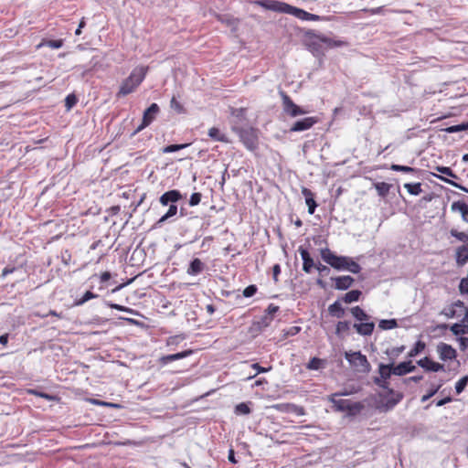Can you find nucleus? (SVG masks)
Returning a JSON list of instances; mask_svg holds the SVG:
<instances>
[{
  "mask_svg": "<svg viewBox=\"0 0 468 468\" xmlns=\"http://www.w3.org/2000/svg\"><path fill=\"white\" fill-rule=\"evenodd\" d=\"M111 279V273L109 271H104L101 275V282H106Z\"/></svg>",
  "mask_w": 468,
  "mask_h": 468,
  "instance_id": "nucleus-62",
  "label": "nucleus"
},
{
  "mask_svg": "<svg viewBox=\"0 0 468 468\" xmlns=\"http://www.w3.org/2000/svg\"><path fill=\"white\" fill-rule=\"evenodd\" d=\"M451 209L453 212H459L462 216V219L468 223V205L463 201L453 202L451 206Z\"/></svg>",
  "mask_w": 468,
  "mask_h": 468,
  "instance_id": "nucleus-20",
  "label": "nucleus"
},
{
  "mask_svg": "<svg viewBox=\"0 0 468 468\" xmlns=\"http://www.w3.org/2000/svg\"><path fill=\"white\" fill-rule=\"evenodd\" d=\"M436 170L443 175H446L448 176L457 178V176L453 173V171L447 166H437Z\"/></svg>",
  "mask_w": 468,
  "mask_h": 468,
  "instance_id": "nucleus-44",
  "label": "nucleus"
},
{
  "mask_svg": "<svg viewBox=\"0 0 468 468\" xmlns=\"http://www.w3.org/2000/svg\"><path fill=\"white\" fill-rule=\"evenodd\" d=\"M338 394H332L329 397V401L333 403L334 407L337 411H353L354 410H357L358 406L356 404L351 403L348 399H337Z\"/></svg>",
  "mask_w": 468,
  "mask_h": 468,
  "instance_id": "nucleus-7",
  "label": "nucleus"
},
{
  "mask_svg": "<svg viewBox=\"0 0 468 468\" xmlns=\"http://www.w3.org/2000/svg\"><path fill=\"white\" fill-rule=\"evenodd\" d=\"M182 198V195L178 190H169L164 193L160 198L159 202L162 206H167L169 203H176L178 200Z\"/></svg>",
  "mask_w": 468,
  "mask_h": 468,
  "instance_id": "nucleus-11",
  "label": "nucleus"
},
{
  "mask_svg": "<svg viewBox=\"0 0 468 468\" xmlns=\"http://www.w3.org/2000/svg\"><path fill=\"white\" fill-rule=\"evenodd\" d=\"M282 105H283V111L285 113L292 117H296L298 115L306 114L309 112L308 110H304L301 108L300 106L296 105L291 98L286 95L285 93L282 94Z\"/></svg>",
  "mask_w": 468,
  "mask_h": 468,
  "instance_id": "nucleus-5",
  "label": "nucleus"
},
{
  "mask_svg": "<svg viewBox=\"0 0 468 468\" xmlns=\"http://www.w3.org/2000/svg\"><path fill=\"white\" fill-rule=\"evenodd\" d=\"M147 71V68L144 67H136L133 69L130 76L125 79L122 85L120 86V90L117 93L118 97H124L135 90V89L143 82L145 78Z\"/></svg>",
  "mask_w": 468,
  "mask_h": 468,
  "instance_id": "nucleus-2",
  "label": "nucleus"
},
{
  "mask_svg": "<svg viewBox=\"0 0 468 468\" xmlns=\"http://www.w3.org/2000/svg\"><path fill=\"white\" fill-rule=\"evenodd\" d=\"M361 292L359 290H352L345 294L343 300L346 303H351L358 301Z\"/></svg>",
  "mask_w": 468,
  "mask_h": 468,
  "instance_id": "nucleus-28",
  "label": "nucleus"
},
{
  "mask_svg": "<svg viewBox=\"0 0 468 468\" xmlns=\"http://www.w3.org/2000/svg\"><path fill=\"white\" fill-rule=\"evenodd\" d=\"M378 326L382 330H389V329L396 328L398 326V323H397V320H395V319H388V320L383 319L379 322Z\"/></svg>",
  "mask_w": 468,
  "mask_h": 468,
  "instance_id": "nucleus-32",
  "label": "nucleus"
},
{
  "mask_svg": "<svg viewBox=\"0 0 468 468\" xmlns=\"http://www.w3.org/2000/svg\"><path fill=\"white\" fill-rule=\"evenodd\" d=\"M456 262L459 266H463L468 261V242L456 249Z\"/></svg>",
  "mask_w": 468,
  "mask_h": 468,
  "instance_id": "nucleus-17",
  "label": "nucleus"
},
{
  "mask_svg": "<svg viewBox=\"0 0 468 468\" xmlns=\"http://www.w3.org/2000/svg\"><path fill=\"white\" fill-rule=\"evenodd\" d=\"M450 234H451V236L456 238L459 241L468 242V234H466L464 232H461L455 229H452L450 230Z\"/></svg>",
  "mask_w": 468,
  "mask_h": 468,
  "instance_id": "nucleus-38",
  "label": "nucleus"
},
{
  "mask_svg": "<svg viewBox=\"0 0 468 468\" xmlns=\"http://www.w3.org/2000/svg\"><path fill=\"white\" fill-rule=\"evenodd\" d=\"M354 328L356 329V333L361 335H370L375 328V324L373 322H369L368 320L355 324Z\"/></svg>",
  "mask_w": 468,
  "mask_h": 468,
  "instance_id": "nucleus-13",
  "label": "nucleus"
},
{
  "mask_svg": "<svg viewBox=\"0 0 468 468\" xmlns=\"http://www.w3.org/2000/svg\"><path fill=\"white\" fill-rule=\"evenodd\" d=\"M324 362L318 357H313L307 364L306 368L310 370H318L323 367Z\"/></svg>",
  "mask_w": 468,
  "mask_h": 468,
  "instance_id": "nucleus-33",
  "label": "nucleus"
},
{
  "mask_svg": "<svg viewBox=\"0 0 468 468\" xmlns=\"http://www.w3.org/2000/svg\"><path fill=\"white\" fill-rule=\"evenodd\" d=\"M441 180L444 181L445 183L454 186V187H457L464 192H467L468 193V189L465 187V186H463L457 183H455L454 181L452 180H450V179H447V178H444L442 176H438Z\"/></svg>",
  "mask_w": 468,
  "mask_h": 468,
  "instance_id": "nucleus-49",
  "label": "nucleus"
},
{
  "mask_svg": "<svg viewBox=\"0 0 468 468\" xmlns=\"http://www.w3.org/2000/svg\"><path fill=\"white\" fill-rule=\"evenodd\" d=\"M299 252H300L301 258L303 261V270L306 273H310L312 271V268L314 266V261L311 258L310 253L308 252L307 250H305L302 247L299 248Z\"/></svg>",
  "mask_w": 468,
  "mask_h": 468,
  "instance_id": "nucleus-16",
  "label": "nucleus"
},
{
  "mask_svg": "<svg viewBox=\"0 0 468 468\" xmlns=\"http://www.w3.org/2000/svg\"><path fill=\"white\" fill-rule=\"evenodd\" d=\"M437 353L441 360H452L456 357V350L450 345L440 343L437 346Z\"/></svg>",
  "mask_w": 468,
  "mask_h": 468,
  "instance_id": "nucleus-8",
  "label": "nucleus"
},
{
  "mask_svg": "<svg viewBox=\"0 0 468 468\" xmlns=\"http://www.w3.org/2000/svg\"><path fill=\"white\" fill-rule=\"evenodd\" d=\"M98 295L93 293L92 292L90 291H88L86 292L83 296L80 299H78L76 302H75V305L77 306H80V305H82L84 304L85 303H87L88 301L91 300V299H95L97 298Z\"/></svg>",
  "mask_w": 468,
  "mask_h": 468,
  "instance_id": "nucleus-34",
  "label": "nucleus"
},
{
  "mask_svg": "<svg viewBox=\"0 0 468 468\" xmlns=\"http://www.w3.org/2000/svg\"><path fill=\"white\" fill-rule=\"evenodd\" d=\"M460 349L465 351L468 348V337L461 336L458 338Z\"/></svg>",
  "mask_w": 468,
  "mask_h": 468,
  "instance_id": "nucleus-52",
  "label": "nucleus"
},
{
  "mask_svg": "<svg viewBox=\"0 0 468 468\" xmlns=\"http://www.w3.org/2000/svg\"><path fill=\"white\" fill-rule=\"evenodd\" d=\"M321 257L324 261H325L334 269L339 271H348L352 273H358L361 270L359 264L353 261L350 257L337 256L328 248L321 250Z\"/></svg>",
  "mask_w": 468,
  "mask_h": 468,
  "instance_id": "nucleus-1",
  "label": "nucleus"
},
{
  "mask_svg": "<svg viewBox=\"0 0 468 468\" xmlns=\"http://www.w3.org/2000/svg\"><path fill=\"white\" fill-rule=\"evenodd\" d=\"M318 122L315 117H306L294 122L291 127V132H303L309 130Z\"/></svg>",
  "mask_w": 468,
  "mask_h": 468,
  "instance_id": "nucleus-9",
  "label": "nucleus"
},
{
  "mask_svg": "<svg viewBox=\"0 0 468 468\" xmlns=\"http://www.w3.org/2000/svg\"><path fill=\"white\" fill-rule=\"evenodd\" d=\"M415 368L416 367L412 365L411 361L401 362L397 366L393 365V375L404 376L408 373L413 372Z\"/></svg>",
  "mask_w": 468,
  "mask_h": 468,
  "instance_id": "nucleus-12",
  "label": "nucleus"
},
{
  "mask_svg": "<svg viewBox=\"0 0 468 468\" xmlns=\"http://www.w3.org/2000/svg\"><path fill=\"white\" fill-rule=\"evenodd\" d=\"M351 314L360 323L368 321L370 318L369 315L359 306L351 308Z\"/></svg>",
  "mask_w": 468,
  "mask_h": 468,
  "instance_id": "nucleus-23",
  "label": "nucleus"
},
{
  "mask_svg": "<svg viewBox=\"0 0 468 468\" xmlns=\"http://www.w3.org/2000/svg\"><path fill=\"white\" fill-rule=\"evenodd\" d=\"M335 281L336 290H347L354 282V279L349 275L332 278Z\"/></svg>",
  "mask_w": 468,
  "mask_h": 468,
  "instance_id": "nucleus-15",
  "label": "nucleus"
},
{
  "mask_svg": "<svg viewBox=\"0 0 468 468\" xmlns=\"http://www.w3.org/2000/svg\"><path fill=\"white\" fill-rule=\"evenodd\" d=\"M201 201V194L200 193H193L191 196H190V198H189V205L191 207H195L197 205H198Z\"/></svg>",
  "mask_w": 468,
  "mask_h": 468,
  "instance_id": "nucleus-45",
  "label": "nucleus"
},
{
  "mask_svg": "<svg viewBox=\"0 0 468 468\" xmlns=\"http://www.w3.org/2000/svg\"><path fill=\"white\" fill-rule=\"evenodd\" d=\"M107 305L109 307H111L112 309H115V310H118V311H122V312H125V313H128V314H133L134 311L129 307H126V306H122V305H120V304H117V303H108Z\"/></svg>",
  "mask_w": 468,
  "mask_h": 468,
  "instance_id": "nucleus-43",
  "label": "nucleus"
},
{
  "mask_svg": "<svg viewBox=\"0 0 468 468\" xmlns=\"http://www.w3.org/2000/svg\"><path fill=\"white\" fill-rule=\"evenodd\" d=\"M450 401H452V398L451 397H446V398H444L442 399L438 400L436 402V406L437 407H441V406L445 405L446 403H448Z\"/></svg>",
  "mask_w": 468,
  "mask_h": 468,
  "instance_id": "nucleus-61",
  "label": "nucleus"
},
{
  "mask_svg": "<svg viewBox=\"0 0 468 468\" xmlns=\"http://www.w3.org/2000/svg\"><path fill=\"white\" fill-rule=\"evenodd\" d=\"M417 364L426 371L438 372L444 369L443 365L434 362L427 356L418 360Z\"/></svg>",
  "mask_w": 468,
  "mask_h": 468,
  "instance_id": "nucleus-10",
  "label": "nucleus"
},
{
  "mask_svg": "<svg viewBox=\"0 0 468 468\" xmlns=\"http://www.w3.org/2000/svg\"><path fill=\"white\" fill-rule=\"evenodd\" d=\"M193 353L192 350H186V351H183V352H179V353H176V354H172V355H167V356H164L162 357H160V363L162 365H167L168 363L172 362V361H175V360H178V359H182V358H185V357H187L188 356H190L191 354Z\"/></svg>",
  "mask_w": 468,
  "mask_h": 468,
  "instance_id": "nucleus-19",
  "label": "nucleus"
},
{
  "mask_svg": "<svg viewBox=\"0 0 468 468\" xmlns=\"http://www.w3.org/2000/svg\"><path fill=\"white\" fill-rule=\"evenodd\" d=\"M328 312L331 315L335 316L337 318L343 317L345 314V310L338 301L329 305Z\"/></svg>",
  "mask_w": 468,
  "mask_h": 468,
  "instance_id": "nucleus-22",
  "label": "nucleus"
},
{
  "mask_svg": "<svg viewBox=\"0 0 468 468\" xmlns=\"http://www.w3.org/2000/svg\"><path fill=\"white\" fill-rule=\"evenodd\" d=\"M235 412L238 414L247 415L250 412V410L246 403H239L236 406Z\"/></svg>",
  "mask_w": 468,
  "mask_h": 468,
  "instance_id": "nucleus-42",
  "label": "nucleus"
},
{
  "mask_svg": "<svg viewBox=\"0 0 468 468\" xmlns=\"http://www.w3.org/2000/svg\"><path fill=\"white\" fill-rule=\"evenodd\" d=\"M239 137L249 150H254L257 147L258 135L254 129L247 128L240 130Z\"/></svg>",
  "mask_w": 468,
  "mask_h": 468,
  "instance_id": "nucleus-6",
  "label": "nucleus"
},
{
  "mask_svg": "<svg viewBox=\"0 0 468 468\" xmlns=\"http://www.w3.org/2000/svg\"><path fill=\"white\" fill-rule=\"evenodd\" d=\"M68 110L71 109L77 102V99L73 94L68 95L65 100Z\"/></svg>",
  "mask_w": 468,
  "mask_h": 468,
  "instance_id": "nucleus-50",
  "label": "nucleus"
},
{
  "mask_svg": "<svg viewBox=\"0 0 468 468\" xmlns=\"http://www.w3.org/2000/svg\"><path fill=\"white\" fill-rule=\"evenodd\" d=\"M374 382L382 388H388V382L386 379L382 378L380 376L375 378Z\"/></svg>",
  "mask_w": 468,
  "mask_h": 468,
  "instance_id": "nucleus-53",
  "label": "nucleus"
},
{
  "mask_svg": "<svg viewBox=\"0 0 468 468\" xmlns=\"http://www.w3.org/2000/svg\"><path fill=\"white\" fill-rule=\"evenodd\" d=\"M468 384V376L461 378L455 384V390L457 394L462 393Z\"/></svg>",
  "mask_w": 468,
  "mask_h": 468,
  "instance_id": "nucleus-37",
  "label": "nucleus"
},
{
  "mask_svg": "<svg viewBox=\"0 0 468 468\" xmlns=\"http://www.w3.org/2000/svg\"><path fill=\"white\" fill-rule=\"evenodd\" d=\"M451 331L455 335H463L468 334V325L456 323L451 326Z\"/></svg>",
  "mask_w": 468,
  "mask_h": 468,
  "instance_id": "nucleus-27",
  "label": "nucleus"
},
{
  "mask_svg": "<svg viewBox=\"0 0 468 468\" xmlns=\"http://www.w3.org/2000/svg\"><path fill=\"white\" fill-rule=\"evenodd\" d=\"M345 358L349 364L356 370L367 373L370 370V364L365 355L360 351L357 352H346Z\"/></svg>",
  "mask_w": 468,
  "mask_h": 468,
  "instance_id": "nucleus-4",
  "label": "nucleus"
},
{
  "mask_svg": "<svg viewBox=\"0 0 468 468\" xmlns=\"http://www.w3.org/2000/svg\"><path fill=\"white\" fill-rule=\"evenodd\" d=\"M177 211H178L177 206L175 204H171L167 212L159 218V220L156 222V225L160 226L161 224L165 222L170 218L176 216L177 214Z\"/></svg>",
  "mask_w": 468,
  "mask_h": 468,
  "instance_id": "nucleus-25",
  "label": "nucleus"
},
{
  "mask_svg": "<svg viewBox=\"0 0 468 468\" xmlns=\"http://www.w3.org/2000/svg\"><path fill=\"white\" fill-rule=\"evenodd\" d=\"M259 4L268 10H271V11L278 12V13L290 14L296 17H302V16L308 15L307 12H305L300 8L292 6L283 2L261 1V2H259Z\"/></svg>",
  "mask_w": 468,
  "mask_h": 468,
  "instance_id": "nucleus-3",
  "label": "nucleus"
},
{
  "mask_svg": "<svg viewBox=\"0 0 468 468\" xmlns=\"http://www.w3.org/2000/svg\"><path fill=\"white\" fill-rule=\"evenodd\" d=\"M404 187L407 189V191L413 196H418L421 193V184L420 183H406L404 184Z\"/></svg>",
  "mask_w": 468,
  "mask_h": 468,
  "instance_id": "nucleus-30",
  "label": "nucleus"
},
{
  "mask_svg": "<svg viewBox=\"0 0 468 468\" xmlns=\"http://www.w3.org/2000/svg\"><path fill=\"white\" fill-rule=\"evenodd\" d=\"M42 45L47 46L53 49H58L62 47L63 41L61 39L58 40H47Z\"/></svg>",
  "mask_w": 468,
  "mask_h": 468,
  "instance_id": "nucleus-41",
  "label": "nucleus"
},
{
  "mask_svg": "<svg viewBox=\"0 0 468 468\" xmlns=\"http://www.w3.org/2000/svg\"><path fill=\"white\" fill-rule=\"evenodd\" d=\"M257 292V287L255 285H249L243 290V296L244 297H251L253 296Z\"/></svg>",
  "mask_w": 468,
  "mask_h": 468,
  "instance_id": "nucleus-47",
  "label": "nucleus"
},
{
  "mask_svg": "<svg viewBox=\"0 0 468 468\" xmlns=\"http://www.w3.org/2000/svg\"><path fill=\"white\" fill-rule=\"evenodd\" d=\"M228 459L230 463H237V460L235 458V453H234V451L232 449H230L229 451V456H228Z\"/></svg>",
  "mask_w": 468,
  "mask_h": 468,
  "instance_id": "nucleus-63",
  "label": "nucleus"
},
{
  "mask_svg": "<svg viewBox=\"0 0 468 468\" xmlns=\"http://www.w3.org/2000/svg\"><path fill=\"white\" fill-rule=\"evenodd\" d=\"M390 169L396 172H403V173H413L415 172V168L406 165H391Z\"/></svg>",
  "mask_w": 468,
  "mask_h": 468,
  "instance_id": "nucleus-39",
  "label": "nucleus"
},
{
  "mask_svg": "<svg viewBox=\"0 0 468 468\" xmlns=\"http://www.w3.org/2000/svg\"><path fill=\"white\" fill-rule=\"evenodd\" d=\"M85 27V21L84 18L81 19V21L79 24L78 28L75 31V35L79 36L81 34V29Z\"/></svg>",
  "mask_w": 468,
  "mask_h": 468,
  "instance_id": "nucleus-64",
  "label": "nucleus"
},
{
  "mask_svg": "<svg viewBox=\"0 0 468 468\" xmlns=\"http://www.w3.org/2000/svg\"><path fill=\"white\" fill-rule=\"evenodd\" d=\"M218 18L221 23L229 27L231 30H235L238 25V20L229 15L218 16Z\"/></svg>",
  "mask_w": 468,
  "mask_h": 468,
  "instance_id": "nucleus-26",
  "label": "nucleus"
},
{
  "mask_svg": "<svg viewBox=\"0 0 468 468\" xmlns=\"http://www.w3.org/2000/svg\"><path fill=\"white\" fill-rule=\"evenodd\" d=\"M378 372H379V376L382 378L388 380L390 378V376L393 374V363L388 364V365L380 364L378 367Z\"/></svg>",
  "mask_w": 468,
  "mask_h": 468,
  "instance_id": "nucleus-24",
  "label": "nucleus"
},
{
  "mask_svg": "<svg viewBox=\"0 0 468 468\" xmlns=\"http://www.w3.org/2000/svg\"><path fill=\"white\" fill-rule=\"evenodd\" d=\"M376 189L379 196L386 197L388 193L389 192L390 186L385 182L378 183L376 185Z\"/></svg>",
  "mask_w": 468,
  "mask_h": 468,
  "instance_id": "nucleus-36",
  "label": "nucleus"
},
{
  "mask_svg": "<svg viewBox=\"0 0 468 468\" xmlns=\"http://www.w3.org/2000/svg\"><path fill=\"white\" fill-rule=\"evenodd\" d=\"M208 136L218 142L229 143V139L226 134L222 133L216 127H212L208 130Z\"/></svg>",
  "mask_w": 468,
  "mask_h": 468,
  "instance_id": "nucleus-21",
  "label": "nucleus"
},
{
  "mask_svg": "<svg viewBox=\"0 0 468 468\" xmlns=\"http://www.w3.org/2000/svg\"><path fill=\"white\" fill-rule=\"evenodd\" d=\"M349 329V323L346 321H340L336 324V334L346 332Z\"/></svg>",
  "mask_w": 468,
  "mask_h": 468,
  "instance_id": "nucleus-46",
  "label": "nucleus"
},
{
  "mask_svg": "<svg viewBox=\"0 0 468 468\" xmlns=\"http://www.w3.org/2000/svg\"><path fill=\"white\" fill-rule=\"evenodd\" d=\"M204 270L205 263L202 262L201 260L196 258L190 262L186 270V273L191 276H196L200 274Z\"/></svg>",
  "mask_w": 468,
  "mask_h": 468,
  "instance_id": "nucleus-18",
  "label": "nucleus"
},
{
  "mask_svg": "<svg viewBox=\"0 0 468 468\" xmlns=\"http://www.w3.org/2000/svg\"><path fill=\"white\" fill-rule=\"evenodd\" d=\"M159 112V106L156 103H152L143 114V120L144 121V124H151L153 121L156 118Z\"/></svg>",
  "mask_w": 468,
  "mask_h": 468,
  "instance_id": "nucleus-14",
  "label": "nucleus"
},
{
  "mask_svg": "<svg viewBox=\"0 0 468 468\" xmlns=\"http://www.w3.org/2000/svg\"><path fill=\"white\" fill-rule=\"evenodd\" d=\"M461 129H462L461 125L457 124V125L449 126V127L445 128L444 131L448 133H453L461 132Z\"/></svg>",
  "mask_w": 468,
  "mask_h": 468,
  "instance_id": "nucleus-57",
  "label": "nucleus"
},
{
  "mask_svg": "<svg viewBox=\"0 0 468 468\" xmlns=\"http://www.w3.org/2000/svg\"><path fill=\"white\" fill-rule=\"evenodd\" d=\"M188 145H189V144H170V145H167L166 147H165V148L163 149V152H164L165 154H170V153H174V152L179 151V150H181V149H185V148H186Z\"/></svg>",
  "mask_w": 468,
  "mask_h": 468,
  "instance_id": "nucleus-35",
  "label": "nucleus"
},
{
  "mask_svg": "<svg viewBox=\"0 0 468 468\" xmlns=\"http://www.w3.org/2000/svg\"><path fill=\"white\" fill-rule=\"evenodd\" d=\"M279 310V307L274 304H270L267 308V313L270 315H273L275 313H277Z\"/></svg>",
  "mask_w": 468,
  "mask_h": 468,
  "instance_id": "nucleus-59",
  "label": "nucleus"
},
{
  "mask_svg": "<svg viewBox=\"0 0 468 468\" xmlns=\"http://www.w3.org/2000/svg\"><path fill=\"white\" fill-rule=\"evenodd\" d=\"M316 269L317 271L320 272V273H328L330 271L329 268L326 267L325 265H323L321 263H319L318 265H316Z\"/></svg>",
  "mask_w": 468,
  "mask_h": 468,
  "instance_id": "nucleus-60",
  "label": "nucleus"
},
{
  "mask_svg": "<svg viewBox=\"0 0 468 468\" xmlns=\"http://www.w3.org/2000/svg\"><path fill=\"white\" fill-rule=\"evenodd\" d=\"M302 194L304 197L305 200L314 199L313 192L310 189L306 188V187H303L302 189Z\"/></svg>",
  "mask_w": 468,
  "mask_h": 468,
  "instance_id": "nucleus-55",
  "label": "nucleus"
},
{
  "mask_svg": "<svg viewBox=\"0 0 468 468\" xmlns=\"http://www.w3.org/2000/svg\"><path fill=\"white\" fill-rule=\"evenodd\" d=\"M302 194L304 197L305 200L314 199L313 192L310 189L306 188V187H303L302 189Z\"/></svg>",
  "mask_w": 468,
  "mask_h": 468,
  "instance_id": "nucleus-56",
  "label": "nucleus"
},
{
  "mask_svg": "<svg viewBox=\"0 0 468 468\" xmlns=\"http://www.w3.org/2000/svg\"><path fill=\"white\" fill-rule=\"evenodd\" d=\"M170 107L177 113L185 112L183 105L175 97L171 99Z\"/></svg>",
  "mask_w": 468,
  "mask_h": 468,
  "instance_id": "nucleus-40",
  "label": "nucleus"
},
{
  "mask_svg": "<svg viewBox=\"0 0 468 468\" xmlns=\"http://www.w3.org/2000/svg\"><path fill=\"white\" fill-rule=\"evenodd\" d=\"M425 347H426V345L424 342H422V341L416 342L413 348L409 352L408 356L409 357L416 356L417 355L421 353L425 349Z\"/></svg>",
  "mask_w": 468,
  "mask_h": 468,
  "instance_id": "nucleus-31",
  "label": "nucleus"
},
{
  "mask_svg": "<svg viewBox=\"0 0 468 468\" xmlns=\"http://www.w3.org/2000/svg\"><path fill=\"white\" fill-rule=\"evenodd\" d=\"M320 41L325 44L328 48L342 47L346 45L342 40H336L327 37H321Z\"/></svg>",
  "mask_w": 468,
  "mask_h": 468,
  "instance_id": "nucleus-29",
  "label": "nucleus"
},
{
  "mask_svg": "<svg viewBox=\"0 0 468 468\" xmlns=\"http://www.w3.org/2000/svg\"><path fill=\"white\" fill-rule=\"evenodd\" d=\"M405 347L403 346H399V347H395V348H392L390 351H388V355L389 356H399L400 353H402L404 351Z\"/></svg>",
  "mask_w": 468,
  "mask_h": 468,
  "instance_id": "nucleus-54",
  "label": "nucleus"
},
{
  "mask_svg": "<svg viewBox=\"0 0 468 468\" xmlns=\"http://www.w3.org/2000/svg\"><path fill=\"white\" fill-rule=\"evenodd\" d=\"M252 368L256 369L257 374L259 373H264L270 370V368H265L261 367L259 364L255 363L251 365Z\"/></svg>",
  "mask_w": 468,
  "mask_h": 468,
  "instance_id": "nucleus-58",
  "label": "nucleus"
},
{
  "mask_svg": "<svg viewBox=\"0 0 468 468\" xmlns=\"http://www.w3.org/2000/svg\"><path fill=\"white\" fill-rule=\"evenodd\" d=\"M441 385L440 384L437 387L432 388L426 395H424L421 398V401L425 402L428 399H430L432 396H434L438 392V390L441 388Z\"/></svg>",
  "mask_w": 468,
  "mask_h": 468,
  "instance_id": "nucleus-48",
  "label": "nucleus"
},
{
  "mask_svg": "<svg viewBox=\"0 0 468 468\" xmlns=\"http://www.w3.org/2000/svg\"><path fill=\"white\" fill-rule=\"evenodd\" d=\"M305 203L308 207V213L309 214H314V210H315V207H316V202L314 201V199H309V200H305Z\"/></svg>",
  "mask_w": 468,
  "mask_h": 468,
  "instance_id": "nucleus-51",
  "label": "nucleus"
}]
</instances>
